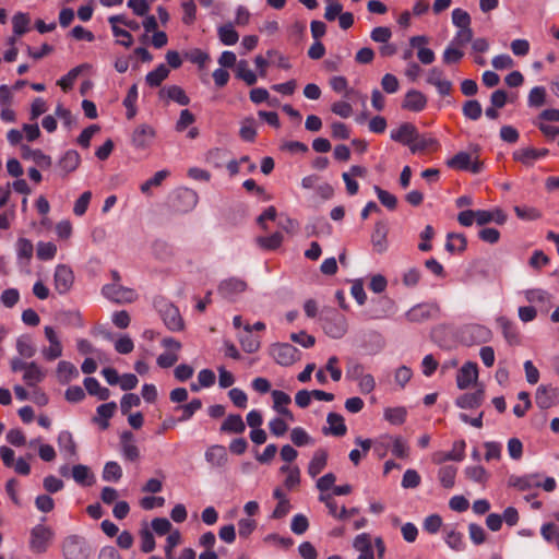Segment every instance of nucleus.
<instances>
[{
	"label": "nucleus",
	"instance_id": "56",
	"mask_svg": "<svg viewBox=\"0 0 559 559\" xmlns=\"http://www.w3.org/2000/svg\"><path fill=\"white\" fill-rule=\"evenodd\" d=\"M34 247L31 240L26 238H20L16 241V252L20 259L29 261L33 257Z\"/></svg>",
	"mask_w": 559,
	"mask_h": 559
},
{
	"label": "nucleus",
	"instance_id": "61",
	"mask_svg": "<svg viewBox=\"0 0 559 559\" xmlns=\"http://www.w3.org/2000/svg\"><path fill=\"white\" fill-rule=\"evenodd\" d=\"M141 404L140 396L134 393H126L120 401V408L123 415L129 414L132 407H138Z\"/></svg>",
	"mask_w": 559,
	"mask_h": 559
},
{
	"label": "nucleus",
	"instance_id": "29",
	"mask_svg": "<svg viewBox=\"0 0 559 559\" xmlns=\"http://www.w3.org/2000/svg\"><path fill=\"white\" fill-rule=\"evenodd\" d=\"M245 430L246 425L238 414L228 415L221 426V431L228 433H242Z\"/></svg>",
	"mask_w": 559,
	"mask_h": 559
},
{
	"label": "nucleus",
	"instance_id": "59",
	"mask_svg": "<svg viewBox=\"0 0 559 559\" xmlns=\"http://www.w3.org/2000/svg\"><path fill=\"white\" fill-rule=\"evenodd\" d=\"M420 475L415 469H406L402 478V487L405 489L417 488L420 485Z\"/></svg>",
	"mask_w": 559,
	"mask_h": 559
},
{
	"label": "nucleus",
	"instance_id": "10",
	"mask_svg": "<svg viewBox=\"0 0 559 559\" xmlns=\"http://www.w3.org/2000/svg\"><path fill=\"white\" fill-rule=\"evenodd\" d=\"M478 379V367L476 362L467 361L457 371L456 384L460 390H465Z\"/></svg>",
	"mask_w": 559,
	"mask_h": 559
},
{
	"label": "nucleus",
	"instance_id": "62",
	"mask_svg": "<svg viewBox=\"0 0 559 559\" xmlns=\"http://www.w3.org/2000/svg\"><path fill=\"white\" fill-rule=\"evenodd\" d=\"M92 199V192L85 191L83 192L80 198L75 201L73 206V213L76 216H82L86 213L90 201Z\"/></svg>",
	"mask_w": 559,
	"mask_h": 559
},
{
	"label": "nucleus",
	"instance_id": "42",
	"mask_svg": "<svg viewBox=\"0 0 559 559\" xmlns=\"http://www.w3.org/2000/svg\"><path fill=\"white\" fill-rule=\"evenodd\" d=\"M236 75L249 86L257 83V74L249 69V64L246 60L238 61Z\"/></svg>",
	"mask_w": 559,
	"mask_h": 559
},
{
	"label": "nucleus",
	"instance_id": "32",
	"mask_svg": "<svg viewBox=\"0 0 559 559\" xmlns=\"http://www.w3.org/2000/svg\"><path fill=\"white\" fill-rule=\"evenodd\" d=\"M460 448V451L457 454H447V452L438 451L432 455V461L436 464H441L445 461H457L461 462L465 457V447L466 443L464 440H460V443L457 445Z\"/></svg>",
	"mask_w": 559,
	"mask_h": 559
},
{
	"label": "nucleus",
	"instance_id": "27",
	"mask_svg": "<svg viewBox=\"0 0 559 559\" xmlns=\"http://www.w3.org/2000/svg\"><path fill=\"white\" fill-rule=\"evenodd\" d=\"M71 476L81 486H91L94 483V475L91 468L83 464L74 465L71 469Z\"/></svg>",
	"mask_w": 559,
	"mask_h": 559
},
{
	"label": "nucleus",
	"instance_id": "33",
	"mask_svg": "<svg viewBox=\"0 0 559 559\" xmlns=\"http://www.w3.org/2000/svg\"><path fill=\"white\" fill-rule=\"evenodd\" d=\"M31 17L27 13L17 12L12 17L13 33L15 36H22L29 31Z\"/></svg>",
	"mask_w": 559,
	"mask_h": 559
},
{
	"label": "nucleus",
	"instance_id": "37",
	"mask_svg": "<svg viewBox=\"0 0 559 559\" xmlns=\"http://www.w3.org/2000/svg\"><path fill=\"white\" fill-rule=\"evenodd\" d=\"M457 468L453 465H445L439 468L438 478L444 488H452L455 484Z\"/></svg>",
	"mask_w": 559,
	"mask_h": 559
},
{
	"label": "nucleus",
	"instance_id": "34",
	"mask_svg": "<svg viewBox=\"0 0 559 559\" xmlns=\"http://www.w3.org/2000/svg\"><path fill=\"white\" fill-rule=\"evenodd\" d=\"M117 404L115 402L99 405L96 411L100 419L95 418V421H97L103 429H107L109 426L108 420L114 416Z\"/></svg>",
	"mask_w": 559,
	"mask_h": 559
},
{
	"label": "nucleus",
	"instance_id": "57",
	"mask_svg": "<svg viewBox=\"0 0 559 559\" xmlns=\"http://www.w3.org/2000/svg\"><path fill=\"white\" fill-rule=\"evenodd\" d=\"M57 253V247L52 242H38L37 245V258L39 260H51Z\"/></svg>",
	"mask_w": 559,
	"mask_h": 559
},
{
	"label": "nucleus",
	"instance_id": "54",
	"mask_svg": "<svg viewBox=\"0 0 559 559\" xmlns=\"http://www.w3.org/2000/svg\"><path fill=\"white\" fill-rule=\"evenodd\" d=\"M471 22L472 20L467 11L460 8L452 11V23L457 28L471 27Z\"/></svg>",
	"mask_w": 559,
	"mask_h": 559
},
{
	"label": "nucleus",
	"instance_id": "64",
	"mask_svg": "<svg viewBox=\"0 0 559 559\" xmlns=\"http://www.w3.org/2000/svg\"><path fill=\"white\" fill-rule=\"evenodd\" d=\"M392 37V32L386 26L374 27L370 33V38L374 43L386 44Z\"/></svg>",
	"mask_w": 559,
	"mask_h": 559
},
{
	"label": "nucleus",
	"instance_id": "30",
	"mask_svg": "<svg viewBox=\"0 0 559 559\" xmlns=\"http://www.w3.org/2000/svg\"><path fill=\"white\" fill-rule=\"evenodd\" d=\"M443 532L444 542L451 549L455 551H462L465 549L464 535L462 533L448 527H445Z\"/></svg>",
	"mask_w": 559,
	"mask_h": 559
},
{
	"label": "nucleus",
	"instance_id": "4",
	"mask_svg": "<svg viewBox=\"0 0 559 559\" xmlns=\"http://www.w3.org/2000/svg\"><path fill=\"white\" fill-rule=\"evenodd\" d=\"M448 167L457 170H471L473 174H478L483 170V162L477 158L473 159L472 155L467 152H459L452 158L447 160Z\"/></svg>",
	"mask_w": 559,
	"mask_h": 559
},
{
	"label": "nucleus",
	"instance_id": "21",
	"mask_svg": "<svg viewBox=\"0 0 559 559\" xmlns=\"http://www.w3.org/2000/svg\"><path fill=\"white\" fill-rule=\"evenodd\" d=\"M247 284L239 278H228L223 281L218 286V293L224 298H234L236 295L246 290Z\"/></svg>",
	"mask_w": 559,
	"mask_h": 559
},
{
	"label": "nucleus",
	"instance_id": "35",
	"mask_svg": "<svg viewBox=\"0 0 559 559\" xmlns=\"http://www.w3.org/2000/svg\"><path fill=\"white\" fill-rule=\"evenodd\" d=\"M168 75V68L165 64H159L155 70L146 74L145 81L151 87H157Z\"/></svg>",
	"mask_w": 559,
	"mask_h": 559
},
{
	"label": "nucleus",
	"instance_id": "23",
	"mask_svg": "<svg viewBox=\"0 0 559 559\" xmlns=\"http://www.w3.org/2000/svg\"><path fill=\"white\" fill-rule=\"evenodd\" d=\"M326 421L329 424V428L323 429L324 435L343 437L347 432V427L342 415L337 413H329Z\"/></svg>",
	"mask_w": 559,
	"mask_h": 559
},
{
	"label": "nucleus",
	"instance_id": "20",
	"mask_svg": "<svg viewBox=\"0 0 559 559\" xmlns=\"http://www.w3.org/2000/svg\"><path fill=\"white\" fill-rule=\"evenodd\" d=\"M331 88L337 94H342L343 97L352 99L359 97L365 100V96L360 95L357 91L348 87V81L345 76L336 75L330 79Z\"/></svg>",
	"mask_w": 559,
	"mask_h": 559
},
{
	"label": "nucleus",
	"instance_id": "6",
	"mask_svg": "<svg viewBox=\"0 0 559 559\" xmlns=\"http://www.w3.org/2000/svg\"><path fill=\"white\" fill-rule=\"evenodd\" d=\"M440 313V307L437 304H420L414 306L406 317L411 322H424L435 319Z\"/></svg>",
	"mask_w": 559,
	"mask_h": 559
},
{
	"label": "nucleus",
	"instance_id": "38",
	"mask_svg": "<svg viewBox=\"0 0 559 559\" xmlns=\"http://www.w3.org/2000/svg\"><path fill=\"white\" fill-rule=\"evenodd\" d=\"M513 159L520 162L526 167H532L537 159L536 148L525 147L513 152Z\"/></svg>",
	"mask_w": 559,
	"mask_h": 559
},
{
	"label": "nucleus",
	"instance_id": "18",
	"mask_svg": "<svg viewBox=\"0 0 559 559\" xmlns=\"http://www.w3.org/2000/svg\"><path fill=\"white\" fill-rule=\"evenodd\" d=\"M155 130L148 124H140L132 134V143L139 148H145L151 145L155 138Z\"/></svg>",
	"mask_w": 559,
	"mask_h": 559
},
{
	"label": "nucleus",
	"instance_id": "58",
	"mask_svg": "<svg viewBox=\"0 0 559 559\" xmlns=\"http://www.w3.org/2000/svg\"><path fill=\"white\" fill-rule=\"evenodd\" d=\"M290 440L296 447H304L311 442V437L301 427H295L290 431Z\"/></svg>",
	"mask_w": 559,
	"mask_h": 559
},
{
	"label": "nucleus",
	"instance_id": "50",
	"mask_svg": "<svg viewBox=\"0 0 559 559\" xmlns=\"http://www.w3.org/2000/svg\"><path fill=\"white\" fill-rule=\"evenodd\" d=\"M274 360L281 366H290L300 360V352H273Z\"/></svg>",
	"mask_w": 559,
	"mask_h": 559
},
{
	"label": "nucleus",
	"instance_id": "22",
	"mask_svg": "<svg viewBox=\"0 0 559 559\" xmlns=\"http://www.w3.org/2000/svg\"><path fill=\"white\" fill-rule=\"evenodd\" d=\"M484 399L485 391L483 388H479L473 393H465L459 396L455 401V405L463 409H472L480 406Z\"/></svg>",
	"mask_w": 559,
	"mask_h": 559
},
{
	"label": "nucleus",
	"instance_id": "45",
	"mask_svg": "<svg viewBox=\"0 0 559 559\" xmlns=\"http://www.w3.org/2000/svg\"><path fill=\"white\" fill-rule=\"evenodd\" d=\"M510 484L520 490H527L533 487H540L536 475H526L523 477H515L510 479Z\"/></svg>",
	"mask_w": 559,
	"mask_h": 559
},
{
	"label": "nucleus",
	"instance_id": "40",
	"mask_svg": "<svg viewBox=\"0 0 559 559\" xmlns=\"http://www.w3.org/2000/svg\"><path fill=\"white\" fill-rule=\"evenodd\" d=\"M44 376L41 369L32 361L23 373V380L28 386H34L44 379Z\"/></svg>",
	"mask_w": 559,
	"mask_h": 559
},
{
	"label": "nucleus",
	"instance_id": "9",
	"mask_svg": "<svg viewBox=\"0 0 559 559\" xmlns=\"http://www.w3.org/2000/svg\"><path fill=\"white\" fill-rule=\"evenodd\" d=\"M198 194L188 188L177 190L173 197V207L179 212H187L195 206Z\"/></svg>",
	"mask_w": 559,
	"mask_h": 559
},
{
	"label": "nucleus",
	"instance_id": "52",
	"mask_svg": "<svg viewBox=\"0 0 559 559\" xmlns=\"http://www.w3.org/2000/svg\"><path fill=\"white\" fill-rule=\"evenodd\" d=\"M169 176V171L166 169L159 170L155 173V175L143 182L140 187L141 191L145 194L150 193V190L152 187H158L162 185V182Z\"/></svg>",
	"mask_w": 559,
	"mask_h": 559
},
{
	"label": "nucleus",
	"instance_id": "36",
	"mask_svg": "<svg viewBox=\"0 0 559 559\" xmlns=\"http://www.w3.org/2000/svg\"><path fill=\"white\" fill-rule=\"evenodd\" d=\"M430 147H438V141L430 136L420 135L416 132V139L412 142L409 150L412 153L425 151Z\"/></svg>",
	"mask_w": 559,
	"mask_h": 559
},
{
	"label": "nucleus",
	"instance_id": "7",
	"mask_svg": "<svg viewBox=\"0 0 559 559\" xmlns=\"http://www.w3.org/2000/svg\"><path fill=\"white\" fill-rule=\"evenodd\" d=\"M103 293L107 298L119 304L132 302L138 297L134 289L123 287L118 283L104 286Z\"/></svg>",
	"mask_w": 559,
	"mask_h": 559
},
{
	"label": "nucleus",
	"instance_id": "5",
	"mask_svg": "<svg viewBox=\"0 0 559 559\" xmlns=\"http://www.w3.org/2000/svg\"><path fill=\"white\" fill-rule=\"evenodd\" d=\"M488 335L489 331L477 324L466 325L460 331V338L464 346L478 345L480 342L485 341Z\"/></svg>",
	"mask_w": 559,
	"mask_h": 559
},
{
	"label": "nucleus",
	"instance_id": "25",
	"mask_svg": "<svg viewBox=\"0 0 559 559\" xmlns=\"http://www.w3.org/2000/svg\"><path fill=\"white\" fill-rule=\"evenodd\" d=\"M120 441L123 456L132 462L138 460L140 451L133 443V433L131 431H124L120 437Z\"/></svg>",
	"mask_w": 559,
	"mask_h": 559
},
{
	"label": "nucleus",
	"instance_id": "24",
	"mask_svg": "<svg viewBox=\"0 0 559 559\" xmlns=\"http://www.w3.org/2000/svg\"><path fill=\"white\" fill-rule=\"evenodd\" d=\"M205 460L213 467H223L228 461V455L225 447L212 445L205 451Z\"/></svg>",
	"mask_w": 559,
	"mask_h": 559
},
{
	"label": "nucleus",
	"instance_id": "53",
	"mask_svg": "<svg viewBox=\"0 0 559 559\" xmlns=\"http://www.w3.org/2000/svg\"><path fill=\"white\" fill-rule=\"evenodd\" d=\"M407 412L404 407L388 408L384 412V417L393 425H402L406 419Z\"/></svg>",
	"mask_w": 559,
	"mask_h": 559
},
{
	"label": "nucleus",
	"instance_id": "17",
	"mask_svg": "<svg viewBox=\"0 0 559 559\" xmlns=\"http://www.w3.org/2000/svg\"><path fill=\"white\" fill-rule=\"evenodd\" d=\"M427 83L433 85L442 96L449 95L452 91V83L444 79L443 71L439 68H432L429 70Z\"/></svg>",
	"mask_w": 559,
	"mask_h": 559
},
{
	"label": "nucleus",
	"instance_id": "8",
	"mask_svg": "<svg viewBox=\"0 0 559 559\" xmlns=\"http://www.w3.org/2000/svg\"><path fill=\"white\" fill-rule=\"evenodd\" d=\"M535 403L540 409H548L559 404V389L539 385L535 393Z\"/></svg>",
	"mask_w": 559,
	"mask_h": 559
},
{
	"label": "nucleus",
	"instance_id": "60",
	"mask_svg": "<svg viewBox=\"0 0 559 559\" xmlns=\"http://www.w3.org/2000/svg\"><path fill=\"white\" fill-rule=\"evenodd\" d=\"M273 399V408L280 414V409L287 408L286 406L290 404V396L284 391L273 390L272 391Z\"/></svg>",
	"mask_w": 559,
	"mask_h": 559
},
{
	"label": "nucleus",
	"instance_id": "63",
	"mask_svg": "<svg viewBox=\"0 0 559 559\" xmlns=\"http://www.w3.org/2000/svg\"><path fill=\"white\" fill-rule=\"evenodd\" d=\"M239 133L242 140L252 142L257 135L254 120L252 118L246 119L241 124Z\"/></svg>",
	"mask_w": 559,
	"mask_h": 559
},
{
	"label": "nucleus",
	"instance_id": "14",
	"mask_svg": "<svg viewBox=\"0 0 559 559\" xmlns=\"http://www.w3.org/2000/svg\"><path fill=\"white\" fill-rule=\"evenodd\" d=\"M73 281L74 275L69 266L60 264L56 267L55 287L60 294L69 292L73 285Z\"/></svg>",
	"mask_w": 559,
	"mask_h": 559
},
{
	"label": "nucleus",
	"instance_id": "19",
	"mask_svg": "<svg viewBox=\"0 0 559 559\" xmlns=\"http://www.w3.org/2000/svg\"><path fill=\"white\" fill-rule=\"evenodd\" d=\"M158 96L166 103L173 100L181 106H187L190 103V98L187 96L186 92L178 85L163 87Z\"/></svg>",
	"mask_w": 559,
	"mask_h": 559
},
{
	"label": "nucleus",
	"instance_id": "2",
	"mask_svg": "<svg viewBox=\"0 0 559 559\" xmlns=\"http://www.w3.org/2000/svg\"><path fill=\"white\" fill-rule=\"evenodd\" d=\"M321 322L324 332L333 338H341L347 332L348 324L345 316L334 309L324 310Z\"/></svg>",
	"mask_w": 559,
	"mask_h": 559
},
{
	"label": "nucleus",
	"instance_id": "3",
	"mask_svg": "<svg viewBox=\"0 0 559 559\" xmlns=\"http://www.w3.org/2000/svg\"><path fill=\"white\" fill-rule=\"evenodd\" d=\"M53 531L43 524H37L31 531L29 549L34 554H44L47 551L52 538Z\"/></svg>",
	"mask_w": 559,
	"mask_h": 559
},
{
	"label": "nucleus",
	"instance_id": "15",
	"mask_svg": "<svg viewBox=\"0 0 559 559\" xmlns=\"http://www.w3.org/2000/svg\"><path fill=\"white\" fill-rule=\"evenodd\" d=\"M21 156L25 160H32L37 167L41 169L50 168L52 159L40 150H33L27 145L21 147Z\"/></svg>",
	"mask_w": 559,
	"mask_h": 559
},
{
	"label": "nucleus",
	"instance_id": "55",
	"mask_svg": "<svg viewBox=\"0 0 559 559\" xmlns=\"http://www.w3.org/2000/svg\"><path fill=\"white\" fill-rule=\"evenodd\" d=\"M483 109L478 100H467L463 106V114L471 120H477L481 116Z\"/></svg>",
	"mask_w": 559,
	"mask_h": 559
},
{
	"label": "nucleus",
	"instance_id": "1",
	"mask_svg": "<svg viewBox=\"0 0 559 559\" xmlns=\"http://www.w3.org/2000/svg\"><path fill=\"white\" fill-rule=\"evenodd\" d=\"M63 559H88L93 549L86 538L80 535H69L61 543Z\"/></svg>",
	"mask_w": 559,
	"mask_h": 559
},
{
	"label": "nucleus",
	"instance_id": "26",
	"mask_svg": "<svg viewBox=\"0 0 559 559\" xmlns=\"http://www.w3.org/2000/svg\"><path fill=\"white\" fill-rule=\"evenodd\" d=\"M326 463L328 452L323 449L317 450L308 465V474L314 478L325 468Z\"/></svg>",
	"mask_w": 559,
	"mask_h": 559
},
{
	"label": "nucleus",
	"instance_id": "43",
	"mask_svg": "<svg viewBox=\"0 0 559 559\" xmlns=\"http://www.w3.org/2000/svg\"><path fill=\"white\" fill-rule=\"evenodd\" d=\"M102 477L105 481H118L122 477V469L117 462L109 461L104 466Z\"/></svg>",
	"mask_w": 559,
	"mask_h": 559
},
{
	"label": "nucleus",
	"instance_id": "13",
	"mask_svg": "<svg viewBox=\"0 0 559 559\" xmlns=\"http://www.w3.org/2000/svg\"><path fill=\"white\" fill-rule=\"evenodd\" d=\"M81 164V156L74 150L67 151L58 160L57 168L60 176L66 178L69 174L75 171Z\"/></svg>",
	"mask_w": 559,
	"mask_h": 559
},
{
	"label": "nucleus",
	"instance_id": "16",
	"mask_svg": "<svg viewBox=\"0 0 559 559\" xmlns=\"http://www.w3.org/2000/svg\"><path fill=\"white\" fill-rule=\"evenodd\" d=\"M417 128L411 122H404L399 128L391 131L390 138L401 144L411 146L416 139Z\"/></svg>",
	"mask_w": 559,
	"mask_h": 559
},
{
	"label": "nucleus",
	"instance_id": "39",
	"mask_svg": "<svg viewBox=\"0 0 559 559\" xmlns=\"http://www.w3.org/2000/svg\"><path fill=\"white\" fill-rule=\"evenodd\" d=\"M219 40L227 46L235 45L239 39V34L231 24H225L217 29Z\"/></svg>",
	"mask_w": 559,
	"mask_h": 559
},
{
	"label": "nucleus",
	"instance_id": "31",
	"mask_svg": "<svg viewBox=\"0 0 559 559\" xmlns=\"http://www.w3.org/2000/svg\"><path fill=\"white\" fill-rule=\"evenodd\" d=\"M498 326L502 330L504 337L508 341L509 346L518 345V333L513 323L506 317H499L497 319Z\"/></svg>",
	"mask_w": 559,
	"mask_h": 559
},
{
	"label": "nucleus",
	"instance_id": "48",
	"mask_svg": "<svg viewBox=\"0 0 559 559\" xmlns=\"http://www.w3.org/2000/svg\"><path fill=\"white\" fill-rule=\"evenodd\" d=\"M283 235L278 231L269 237H258L257 243L265 250H274L282 245Z\"/></svg>",
	"mask_w": 559,
	"mask_h": 559
},
{
	"label": "nucleus",
	"instance_id": "28",
	"mask_svg": "<svg viewBox=\"0 0 559 559\" xmlns=\"http://www.w3.org/2000/svg\"><path fill=\"white\" fill-rule=\"evenodd\" d=\"M59 449L67 457L76 455V444L70 431L63 430L58 435Z\"/></svg>",
	"mask_w": 559,
	"mask_h": 559
},
{
	"label": "nucleus",
	"instance_id": "51",
	"mask_svg": "<svg viewBox=\"0 0 559 559\" xmlns=\"http://www.w3.org/2000/svg\"><path fill=\"white\" fill-rule=\"evenodd\" d=\"M138 99V88L136 85H132L123 99V105L127 108V118L132 119L136 114L135 103Z\"/></svg>",
	"mask_w": 559,
	"mask_h": 559
},
{
	"label": "nucleus",
	"instance_id": "12",
	"mask_svg": "<svg viewBox=\"0 0 559 559\" xmlns=\"http://www.w3.org/2000/svg\"><path fill=\"white\" fill-rule=\"evenodd\" d=\"M428 103L427 96L417 90L408 91L402 102V108L413 112L423 111Z\"/></svg>",
	"mask_w": 559,
	"mask_h": 559
},
{
	"label": "nucleus",
	"instance_id": "44",
	"mask_svg": "<svg viewBox=\"0 0 559 559\" xmlns=\"http://www.w3.org/2000/svg\"><path fill=\"white\" fill-rule=\"evenodd\" d=\"M516 216L522 221H536L542 217V212L534 207V206H527V205H515L513 207Z\"/></svg>",
	"mask_w": 559,
	"mask_h": 559
},
{
	"label": "nucleus",
	"instance_id": "41",
	"mask_svg": "<svg viewBox=\"0 0 559 559\" xmlns=\"http://www.w3.org/2000/svg\"><path fill=\"white\" fill-rule=\"evenodd\" d=\"M467 246V240L463 234H449L445 248L449 252H463Z\"/></svg>",
	"mask_w": 559,
	"mask_h": 559
},
{
	"label": "nucleus",
	"instance_id": "11",
	"mask_svg": "<svg viewBox=\"0 0 559 559\" xmlns=\"http://www.w3.org/2000/svg\"><path fill=\"white\" fill-rule=\"evenodd\" d=\"M164 323L169 330L179 331L183 328V320L177 307L171 304H163L159 308Z\"/></svg>",
	"mask_w": 559,
	"mask_h": 559
},
{
	"label": "nucleus",
	"instance_id": "46",
	"mask_svg": "<svg viewBox=\"0 0 559 559\" xmlns=\"http://www.w3.org/2000/svg\"><path fill=\"white\" fill-rule=\"evenodd\" d=\"M202 408V402L200 399H193L188 404L178 406L177 409H181L182 414L178 418L179 421H187L193 417L195 412Z\"/></svg>",
	"mask_w": 559,
	"mask_h": 559
},
{
	"label": "nucleus",
	"instance_id": "47",
	"mask_svg": "<svg viewBox=\"0 0 559 559\" xmlns=\"http://www.w3.org/2000/svg\"><path fill=\"white\" fill-rule=\"evenodd\" d=\"M58 377L62 382H69L72 378L79 374L76 367L69 361H60L58 364Z\"/></svg>",
	"mask_w": 559,
	"mask_h": 559
},
{
	"label": "nucleus",
	"instance_id": "49",
	"mask_svg": "<svg viewBox=\"0 0 559 559\" xmlns=\"http://www.w3.org/2000/svg\"><path fill=\"white\" fill-rule=\"evenodd\" d=\"M466 477L475 483L485 484L488 479V473L483 466H467L464 469Z\"/></svg>",
	"mask_w": 559,
	"mask_h": 559
}]
</instances>
